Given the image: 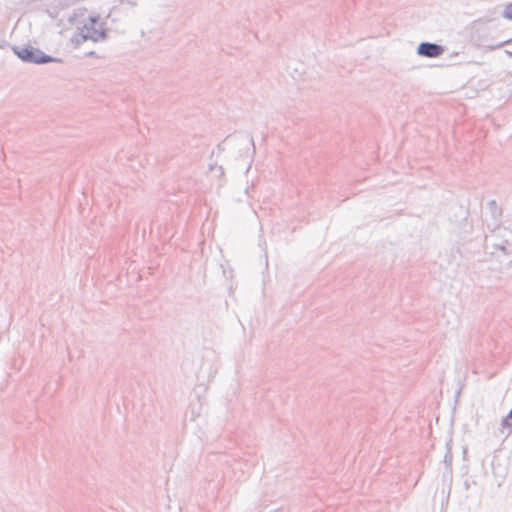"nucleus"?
<instances>
[{
    "mask_svg": "<svg viewBox=\"0 0 512 512\" xmlns=\"http://www.w3.org/2000/svg\"><path fill=\"white\" fill-rule=\"evenodd\" d=\"M452 460H453V455H452L451 447L448 446L447 452L444 455V463L447 466H451Z\"/></svg>",
    "mask_w": 512,
    "mask_h": 512,
    "instance_id": "9d476101",
    "label": "nucleus"
},
{
    "mask_svg": "<svg viewBox=\"0 0 512 512\" xmlns=\"http://www.w3.org/2000/svg\"><path fill=\"white\" fill-rule=\"evenodd\" d=\"M502 16L508 20L512 21V3H509L505 6Z\"/></svg>",
    "mask_w": 512,
    "mask_h": 512,
    "instance_id": "1a4fd4ad",
    "label": "nucleus"
},
{
    "mask_svg": "<svg viewBox=\"0 0 512 512\" xmlns=\"http://www.w3.org/2000/svg\"><path fill=\"white\" fill-rule=\"evenodd\" d=\"M222 50H223V51H226V53H228V54H234V52H233V48H232V47H230V46H228V47H226V48H224V47H223V48H222Z\"/></svg>",
    "mask_w": 512,
    "mask_h": 512,
    "instance_id": "4468645a",
    "label": "nucleus"
},
{
    "mask_svg": "<svg viewBox=\"0 0 512 512\" xmlns=\"http://www.w3.org/2000/svg\"><path fill=\"white\" fill-rule=\"evenodd\" d=\"M497 42H498V41H495V40H491V41H489V40L485 39V40H482V41H481L480 46L487 48V47L485 46V44H497Z\"/></svg>",
    "mask_w": 512,
    "mask_h": 512,
    "instance_id": "f8f14e48",
    "label": "nucleus"
},
{
    "mask_svg": "<svg viewBox=\"0 0 512 512\" xmlns=\"http://www.w3.org/2000/svg\"><path fill=\"white\" fill-rule=\"evenodd\" d=\"M450 50V45H440L434 42L423 41L416 48V53L420 57L437 58L445 51Z\"/></svg>",
    "mask_w": 512,
    "mask_h": 512,
    "instance_id": "7ed1b4c3",
    "label": "nucleus"
},
{
    "mask_svg": "<svg viewBox=\"0 0 512 512\" xmlns=\"http://www.w3.org/2000/svg\"><path fill=\"white\" fill-rule=\"evenodd\" d=\"M249 142L250 144L252 145L253 147V151H255V143H254V138L252 135L249 134Z\"/></svg>",
    "mask_w": 512,
    "mask_h": 512,
    "instance_id": "2eb2a0df",
    "label": "nucleus"
},
{
    "mask_svg": "<svg viewBox=\"0 0 512 512\" xmlns=\"http://www.w3.org/2000/svg\"><path fill=\"white\" fill-rule=\"evenodd\" d=\"M486 247L489 245L494 249L491 254L497 255L498 258L502 256L506 257L512 254V243L507 240H502L500 242L494 241V236L486 237Z\"/></svg>",
    "mask_w": 512,
    "mask_h": 512,
    "instance_id": "20e7f679",
    "label": "nucleus"
},
{
    "mask_svg": "<svg viewBox=\"0 0 512 512\" xmlns=\"http://www.w3.org/2000/svg\"><path fill=\"white\" fill-rule=\"evenodd\" d=\"M488 205L489 207L491 208V210L493 211V214L495 215L496 213H498V215L500 216L502 214V211H501V208L498 207L497 203L495 200H491L488 202Z\"/></svg>",
    "mask_w": 512,
    "mask_h": 512,
    "instance_id": "9b49d317",
    "label": "nucleus"
},
{
    "mask_svg": "<svg viewBox=\"0 0 512 512\" xmlns=\"http://www.w3.org/2000/svg\"><path fill=\"white\" fill-rule=\"evenodd\" d=\"M109 34H73L70 42L73 48H78L82 43L91 40L93 42L105 41Z\"/></svg>",
    "mask_w": 512,
    "mask_h": 512,
    "instance_id": "39448f33",
    "label": "nucleus"
},
{
    "mask_svg": "<svg viewBox=\"0 0 512 512\" xmlns=\"http://www.w3.org/2000/svg\"><path fill=\"white\" fill-rule=\"evenodd\" d=\"M510 266H512V260H509L506 264H505V268L506 269H509Z\"/></svg>",
    "mask_w": 512,
    "mask_h": 512,
    "instance_id": "f3484780",
    "label": "nucleus"
},
{
    "mask_svg": "<svg viewBox=\"0 0 512 512\" xmlns=\"http://www.w3.org/2000/svg\"><path fill=\"white\" fill-rule=\"evenodd\" d=\"M70 23L76 26L79 32H107L105 23L96 13H89L87 8H77L69 17Z\"/></svg>",
    "mask_w": 512,
    "mask_h": 512,
    "instance_id": "f257e3e1",
    "label": "nucleus"
},
{
    "mask_svg": "<svg viewBox=\"0 0 512 512\" xmlns=\"http://www.w3.org/2000/svg\"><path fill=\"white\" fill-rule=\"evenodd\" d=\"M465 49H466V42L461 41L455 47H450V50L448 51L449 56L456 57V56L462 55L465 53Z\"/></svg>",
    "mask_w": 512,
    "mask_h": 512,
    "instance_id": "0eeeda50",
    "label": "nucleus"
},
{
    "mask_svg": "<svg viewBox=\"0 0 512 512\" xmlns=\"http://www.w3.org/2000/svg\"><path fill=\"white\" fill-rule=\"evenodd\" d=\"M86 57H98L95 53V51L91 50L85 53Z\"/></svg>",
    "mask_w": 512,
    "mask_h": 512,
    "instance_id": "ddd939ff",
    "label": "nucleus"
},
{
    "mask_svg": "<svg viewBox=\"0 0 512 512\" xmlns=\"http://www.w3.org/2000/svg\"><path fill=\"white\" fill-rule=\"evenodd\" d=\"M11 50L24 63H31L35 65H44L52 62L63 63L62 58L48 55L40 48L33 47L31 45H12Z\"/></svg>",
    "mask_w": 512,
    "mask_h": 512,
    "instance_id": "f03ea898",
    "label": "nucleus"
},
{
    "mask_svg": "<svg viewBox=\"0 0 512 512\" xmlns=\"http://www.w3.org/2000/svg\"><path fill=\"white\" fill-rule=\"evenodd\" d=\"M501 426L503 428H508L509 433L512 432V408L509 413L502 419Z\"/></svg>",
    "mask_w": 512,
    "mask_h": 512,
    "instance_id": "6e6552de",
    "label": "nucleus"
},
{
    "mask_svg": "<svg viewBox=\"0 0 512 512\" xmlns=\"http://www.w3.org/2000/svg\"><path fill=\"white\" fill-rule=\"evenodd\" d=\"M9 44L6 42V41H1L0 42V48H4L6 46H8Z\"/></svg>",
    "mask_w": 512,
    "mask_h": 512,
    "instance_id": "dca6fc26",
    "label": "nucleus"
},
{
    "mask_svg": "<svg viewBox=\"0 0 512 512\" xmlns=\"http://www.w3.org/2000/svg\"><path fill=\"white\" fill-rule=\"evenodd\" d=\"M485 46L490 51L504 47V46H509V48L505 50V53L512 57V37L499 40V42H497V44H485Z\"/></svg>",
    "mask_w": 512,
    "mask_h": 512,
    "instance_id": "423d86ee",
    "label": "nucleus"
}]
</instances>
